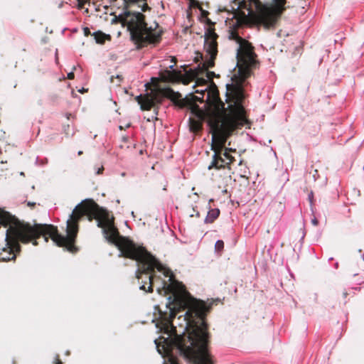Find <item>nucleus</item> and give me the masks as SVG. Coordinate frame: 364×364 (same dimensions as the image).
<instances>
[{"instance_id": "nucleus-1", "label": "nucleus", "mask_w": 364, "mask_h": 364, "mask_svg": "<svg viewBox=\"0 0 364 364\" xmlns=\"http://www.w3.org/2000/svg\"><path fill=\"white\" fill-rule=\"evenodd\" d=\"M145 252L150 258L132 259L138 263L136 278L139 279L146 274V281H142L140 289L153 292V273L156 269L169 278L170 283H164V288L173 296V300L166 304V310L159 312L165 333H176L173 338H165L163 341L161 348L166 358L164 364H179L173 355L174 350L192 364H214L206 321L214 300L205 301L192 297L185 285L175 279L171 269L165 268L146 248Z\"/></svg>"}, {"instance_id": "nucleus-2", "label": "nucleus", "mask_w": 364, "mask_h": 364, "mask_svg": "<svg viewBox=\"0 0 364 364\" xmlns=\"http://www.w3.org/2000/svg\"><path fill=\"white\" fill-rule=\"evenodd\" d=\"M85 215H87L90 221L93 218L97 221V226L102 229L105 239L109 243L114 245L124 257L136 259L142 257L147 259V257L150 258L145 252L144 247L138 245L132 240L121 236L114 225L113 215L106 209L100 207L92 200H85L74 208L67 221L66 236L60 235L56 227V233L54 234L58 247H64L73 254L78 252L79 249L75 245V242L79 231V222Z\"/></svg>"}, {"instance_id": "nucleus-3", "label": "nucleus", "mask_w": 364, "mask_h": 364, "mask_svg": "<svg viewBox=\"0 0 364 364\" xmlns=\"http://www.w3.org/2000/svg\"><path fill=\"white\" fill-rule=\"evenodd\" d=\"M7 228L6 232V245L0 252V261L8 262L16 259V254L21 252L20 242H31L34 246L38 245L37 240L41 236L45 242L50 238L57 245L56 226L48 224L34 223L19 220L0 208V226Z\"/></svg>"}, {"instance_id": "nucleus-4", "label": "nucleus", "mask_w": 364, "mask_h": 364, "mask_svg": "<svg viewBox=\"0 0 364 364\" xmlns=\"http://www.w3.org/2000/svg\"><path fill=\"white\" fill-rule=\"evenodd\" d=\"M165 97L170 99L176 105L180 107H188L192 114V117L189 119V129L190 131L197 134L202 131L203 122L206 119L208 125L210 115L214 112L209 110H203L199 107L198 105H192L191 101L188 99H182L181 95L178 92H174L171 88H159L157 90H151L150 92L145 95H140L136 96L135 100L140 105L141 110H151L154 109V115L151 117H148V122L157 120V115L160 105L162 104Z\"/></svg>"}, {"instance_id": "nucleus-5", "label": "nucleus", "mask_w": 364, "mask_h": 364, "mask_svg": "<svg viewBox=\"0 0 364 364\" xmlns=\"http://www.w3.org/2000/svg\"><path fill=\"white\" fill-rule=\"evenodd\" d=\"M116 20L127 27L132 41L139 49L150 45L156 46L162 40L163 28L156 22L154 26H148L145 16L140 12L127 11L116 16Z\"/></svg>"}, {"instance_id": "nucleus-6", "label": "nucleus", "mask_w": 364, "mask_h": 364, "mask_svg": "<svg viewBox=\"0 0 364 364\" xmlns=\"http://www.w3.org/2000/svg\"><path fill=\"white\" fill-rule=\"evenodd\" d=\"M240 74L235 73L232 77V85H228V90L230 92L233 102L229 104L222 112H213L210 115V122H214L220 126H226L234 129L243 127L247 122L245 109L242 105L245 99L243 82L247 78H242Z\"/></svg>"}, {"instance_id": "nucleus-7", "label": "nucleus", "mask_w": 364, "mask_h": 364, "mask_svg": "<svg viewBox=\"0 0 364 364\" xmlns=\"http://www.w3.org/2000/svg\"><path fill=\"white\" fill-rule=\"evenodd\" d=\"M274 4H263L259 0H243L240 9H246L247 14L241 13L242 22L252 21L258 26L269 29L274 28L278 18L286 10V0H272Z\"/></svg>"}, {"instance_id": "nucleus-8", "label": "nucleus", "mask_w": 364, "mask_h": 364, "mask_svg": "<svg viewBox=\"0 0 364 364\" xmlns=\"http://www.w3.org/2000/svg\"><path fill=\"white\" fill-rule=\"evenodd\" d=\"M207 23L208 24V28H207L204 36V48L207 53L210 55V58L202 65L199 64L197 68L189 69L186 71L185 75L187 78V82L185 83L186 84H188L191 80L196 79L198 85H206L207 80L203 77H200V76L203 75L209 68H213L215 65V60L218 54L217 39L218 36L215 31V23L209 18H207Z\"/></svg>"}, {"instance_id": "nucleus-9", "label": "nucleus", "mask_w": 364, "mask_h": 364, "mask_svg": "<svg viewBox=\"0 0 364 364\" xmlns=\"http://www.w3.org/2000/svg\"><path fill=\"white\" fill-rule=\"evenodd\" d=\"M210 133L211 134V150L213 151L212 161L208 169H230L229 162L221 156L223 141L228 139L236 129L226 126H220L214 122H209Z\"/></svg>"}, {"instance_id": "nucleus-10", "label": "nucleus", "mask_w": 364, "mask_h": 364, "mask_svg": "<svg viewBox=\"0 0 364 364\" xmlns=\"http://www.w3.org/2000/svg\"><path fill=\"white\" fill-rule=\"evenodd\" d=\"M237 74L242 75V78H248L252 73V70L259 65L257 55L255 52V47L247 41L240 45L237 49Z\"/></svg>"}, {"instance_id": "nucleus-11", "label": "nucleus", "mask_w": 364, "mask_h": 364, "mask_svg": "<svg viewBox=\"0 0 364 364\" xmlns=\"http://www.w3.org/2000/svg\"><path fill=\"white\" fill-rule=\"evenodd\" d=\"M207 95V100H208L209 104L213 107V109H208L209 111L222 112L223 110H225V104L221 101L219 97L218 90L213 82H212V85L208 90Z\"/></svg>"}, {"instance_id": "nucleus-12", "label": "nucleus", "mask_w": 364, "mask_h": 364, "mask_svg": "<svg viewBox=\"0 0 364 364\" xmlns=\"http://www.w3.org/2000/svg\"><path fill=\"white\" fill-rule=\"evenodd\" d=\"M162 81L168 82H176L181 80L183 75L181 71L165 70L160 73Z\"/></svg>"}, {"instance_id": "nucleus-13", "label": "nucleus", "mask_w": 364, "mask_h": 364, "mask_svg": "<svg viewBox=\"0 0 364 364\" xmlns=\"http://www.w3.org/2000/svg\"><path fill=\"white\" fill-rule=\"evenodd\" d=\"M227 141L228 139H225L223 141V147L221 149L223 150L221 151V156H223L226 161L229 162V166L230 167V165L235 161V157L232 155V153L236 154L237 152L236 149L226 146Z\"/></svg>"}, {"instance_id": "nucleus-14", "label": "nucleus", "mask_w": 364, "mask_h": 364, "mask_svg": "<svg viewBox=\"0 0 364 364\" xmlns=\"http://www.w3.org/2000/svg\"><path fill=\"white\" fill-rule=\"evenodd\" d=\"M220 213L218 208L210 209L205 218V223H213L219 217Z\"/></svg>"}, {"instance_id": "nucleus-15", "label": "nucleus", "mask_w": 364, "mask_h": 364, "mask_svg": "<svg viewBox=\"0 0 364 364\" xmlns=\"http://www.w3.org/2000/svg\"><path fill=\"white\" fill-rule=\"evenodd\" d=\"M92 36H94L96 42L100 44L104 43L107 39L109 40L111 38L109 35H107L100 31L93 33Z\"/></svg>"}, {"instance_id": "nucleus-16", "label": "nucleus", "mask_w": 364, "mask_h": 364, "mask_svg": "<svg viewBox=\"0 0 364 364\" xmlns=\"http://www.w3.org/2000/svg\"><path fill=\"white\" fill-rule=\"evenodd\" d=\"M229 38L235 41L238 46L247 41L240 37L237 31L235 29H232L230 31Z\"/></svg>"}, {"instance_id": "nucleus-17", "label": "nucleus", "mask_w": 364, "mask_h": 364, "mask_svg": "<svg viewBox=\"0 0 364 364\" xmlns=\"http://www.w3.org/2000/svg\"><path fill=\"white\" fill-rule=\"evenodd\" d=\"M243 1V0H240L238 3V11L235 14V17H236V26H242V24L244 23H246L247 22H242V20H241V13L242 12H245V14H247V9H240V3Z\"/></svg>"}, {"instance_id": "nucleus-18", "label": "nucleus", "mask_w": 364, "mask_h": 364, "mask_svg": "<svg viewBox=\"0 0 364 364\" xmlns=\"http://www.w3.org/2000/svg\"><path fill=\"white\" fill-rule=\"evenodd\" d=\"M206 90H207V89H205V90H202L200 92L197 90L196 92L199 93L200 95V96H192L191 98L186 97L185 99L189 100L191 102V103L192 105H196V101L202 102L203 101V96H204V94H205V91H206Z\"/></svg>"}, {"instance_id": "nucleus-19", "label": "nucleus", "mask_w": 364, "mask_h": 364, "mask_svg": "<svg viewBox=\"0 0 364 364\" xmlns=\"http://www.w3.org/2000/svg\"><path fill=\"white\" fill-rule=\"evenodd\" d=\"M224 248V242L223 240H218L215 245V250L217 252H221Z\"/></svg>"}, {"instance_id": "nucleus-20", "label": "nucleus", "mask_w": 364, "mask_h": 364, "mask_svg": "<svg viewBox=\"0 0 364 364\" xmlns=\"http://www.w3.org/2000/svg\"><path fill=\"white\" fill-rule=\"evenodd\" d=\"M205 75L208 78V80L211 81V82H213V78L215 76V74L214 72H212V71H208V70H206V71L205 72Z\"/></svg>"}, {"instance_id": "nucleus-21", "label": "nucleus", "mask_w": 364, "mask_h": 364, "mask_svg": "<svg viewBox=\"0 0 364 364\" xmlns=\"http://www.w3.org/2000/svg\"><path fill=\"white\" fill-rule=\"evenodd\" d=\"M88 0H77V6H78V8L79 9H82L84 7V5L85 4L87 1Z\"/></svg>"}, {"instance_id": "nucleus-22", "label": "nucleus", "mask_w": 364, "mask_h": 364, "mask_svg": "<svg viewBox=\"0 0 364 364\" xmlns=\"http://www.w3.org/2000/svg\"><path fill=\"white\" fill-rule=\"evenodd\" d=\"M84 35L85 36H88L89 35H91L90 31L87 27H85L83 28Z\"/></svg>"}, {"instance_id": "nucleus-23", "label": "nucleus", "mask_w": 364, "mask_h": 364, "mask_svg": "<svg viewBox=\"0 0 364 364\" xmlns=\"http://www.w3.org/2000/svg\"><path fill=\"white\" fill-rule=\"evenodd\" d=\"M115 79H117V80H118V82H118V84H119V83L121 82V80H122V78H121V77H120L119 75H117V76L115 77ZM114 76H112V77H111V82H114Z\"/></svg>"}, {"instance_id": "nucleus-24", "label": "nucleus", "mask_w": 364, "mask_h": 364, "mask_svg": "<svg viewBox=\"0 0 364 364\" xmlns=\"http://www.w3.org/2000/svg\"><path fill=\"white\" fill-rule=\"evenodd\" d=\"M55 364H63V362L61 361V360L60 359L59 355H57L55 356Z\"/></svg>"}, {"instance_id": "nucleus-25", "label": "nucleus", "mask_w": 364, "mask_h": 364, "mask_svg": "<svg viewBox=\"0 0 364 364\" xmlns=\"http://www.w3.org/2000/svg\"><path fill=\"white\" fill-rule=\"evenodd\" d=\"M198 9L202 11V16L203 17H206L208 15L209 13L206 11L203 10L200 6V8H198Z\"/></svg>"}, {"instance_id": "nucleus-26", "label": "nucleus", "mask_w": 364, "mask_h": 364, "mask_svg": "<svg viewBox=\"0 0 364 364\" xmlns=\"http://www.w3.org/2000/svg\"><path fill=\"white\" fill-rule=\"evenodd\" d=\"M192 3V4L198 8H200V4L198 1H196L195 0H190Z\"/></svg>"}, {"instance_id": "nucleus-27", "label": "nucleus", "mask_w": 364, "mask_h": 364, "mask_svg": "<svg viewBox=\"0 0 364 364\" xmlns=\"http://www.w3.org/2000/svg\"><path fill=\"white\" fill-rule=\"evenodd\" d=\"M74 77H75V75H74V73H73V72H70V73H69L68 74V78L69 80H73V79H74Z\"/></svg>"}, {"instance_id": "nucleus-28", "label": "nucleus", "mask_w": 364, "mask_h": 364, "mask_svg": "<svg viewBox=\"0 0 364 364\" xmlns=\"http://www.w3.org/2000/svg\"><path fill=\"white\" fill-rule=\"evenodd\" d=\"M311 223H312L314 225L316 226V225H318V220H317L316 218H314L311 220Z\"/></svg>"}, {"instance_id": "nucleus-29", "label": "nucleus", "mask_w": 364, "mask_h": 364, "mask_svg": "<svg viewBox=\"0 0 364 364\" xmlns=\"http://www.w3.org/2000/svg\"><path fill=\"white\" fill-rule=\"evenodd\" d=\"M27 205L30 207L31 208H33L36 206V203L33 202H28Z\"/></svg>"}, {"instance_id": "nucleus-30", "label": "nucleus", "mask_w": 364, "mask_h": 364, "mask_svg": "<svg viewBox=\"0 0 364 364\" xmlns=\"http://www.w3.org/2000/svg\"><path fill=\"white\" fill-rule=\"evenodd\" d=\"M70 117H71V114L70 113L66 114V117H67L68 119H69Z\"/></svg>"}, {"instance_id": "nucleus-31", "label": "nucleus", "mask_w": 364, "mask_h": 364, "mask_svg": "<svg viewBox=\"0 0 364 364\" xmlns=\"http://www.w3.org/2000/svg\"><path fill=\"white\" fill-rule=\"evenodd\" d=\"M77 154H78L79 156H80V155L82 154V151H79Z\"/></svg>"}, {"instance_id": "nucleus-32", "label": "nucleus", "mask_w": 364, "mask_h": 364, "mask_svg": "<svg viewBox=\"0 0 364 364\" xmlns=\"http://www.w3.org/2000/svg\"><path fill=\"white\" fill-rule=\"evenodd\" d=\"M85 91V89H84V88H82V90H79V92H82V93H83Z\"/></svg>"}, {"instance_id": "nucleus-33", "label": "nucleus", "mask_w": 364, "mask_h": 364, "mask_svg": "<svg viewBox=\"0 0 364 364\" xmlns=\"http://www.w3.org/2000/svg\"><path fill=\"white\" fill-rule=\"evenodd\" d=\"M157 347H158V350L161 353L160 346L158 345Z\"/></svg>"}]
</instances>
